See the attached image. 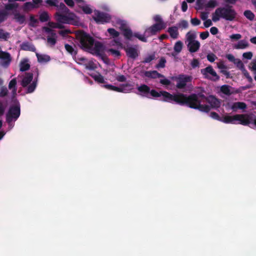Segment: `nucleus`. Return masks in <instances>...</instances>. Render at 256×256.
Wrapping results in <instances>:
<instances>
[{
    "mask_svg": "<svg viewBox=\"0 0 256 256\" xmlns=\"http://www.w3.org/2000/svg\"><path fill=\"white\" fill-rule=\"evenodd\" d=\"M183 106L198 110L201 112H208L212 108L216 109L220 107L219 99L213 95L206 96L202 93L184 94Z\"/></svg>",
    "mask_w": 256,
    "mask_h": 256,
    "instance_id": "1",
    "label": "nucleus"
},
{
    "mask_svg": "<svg viewBox=\"0 0 256 256\" xmlns=\"http://www.w3.org/2000/svg\"><path fill=\"white\" fill-rule=\"evenodd\" d=\"M76 38L79 41L80 48L82 49L88 51L93 50L96 56H102L104 50V45L100 42H96L92 48L94 39L90 34L83 30H80L76 33Z\"/></svg>",
    "mask_w": 256,
    "mask_h": 256,
    "instance_id": "2",
    "label": "nucleus"
},
{
    "mask_svg": "<svg viewBox=\"0 0 256 256\" xmlns=\"http://www.w3.org/2000/svg\"><path fill=\"white\" fill-rule=\"evenodd\" d=\"M150 94L154 98H158L162 96L160 100L163 102L183 106L184 97V94L183 93L178 92L171 94L166 91L162 90L158 92L155 90H150Z\"/></svg>",
    "mask_w": 256,
    "mask_h": 256,
    "instance_id": "3",
    "label": "nucleus"
},
{
    "mask_svg": "<svg viewBox=\"0 0 256 256\" xmlns=\"http://www.w3.org/2000/svg\"><path fill=\"white\" fill-rule=\"evenodd\" d=\"M237 13L232 6L227 4L225 6L217 8L212 14V20L214 22L223 18L228 21H233L236 17Z\"/></svg>",
    "mask_w": 256,
    "mask_h": 256,
    "instance_id": "4",
    "label": "nucleus"
},
{
    "mask_svg": "<svg viewBox=\"0 0 256 256\" xmlns=\"http://www.w3.org/2000/svg\"><path fill=\"white\" fill-rule=\"evenodd\" d=\"M238 120V124L244 126H248L253 121V124L256 126V118L253 119L252 116L247 114H237L234 116H226L224 117L221 122L226 124H234V121Z\"/></svg>",
    "mask_w": 256,
    "mask_h": 256,
    "instance_id": "5",
    "label": "nucleus"
},
{
    "mask_svg": "<svg viewBox=\"0 0 256 256\" xmlns=\"http://www.w3.org/2000/svg\"><path fill=\"white\" fill-rule=\"evenodd\" d=\"M37 74V76L32 81L34 74L32 72H26L25 75L22 79L20 84L23 88H26V94H30L33 92L36 88L37 86L38 78V68L36 69Z\"/></svg>",
    "mask_w": 256,
    "mask_h": 256,
    "instance_id": "6",
    "label": "nucleus"
},
{
    "mask_svg": "<svg viewBox=\"0 0 256 256\" xmlns=\"http://www.w3.org/2000/svg\"><path fill=\"white\" fill-rule=\"evenodd\" d=\"M20 110L19 104L10 106L6 114V120L7 122L10 123L13 120H16L20 116Z\"/></svg>",
    "mask_w": 256,
    "mask_h": 256,
    "instance_id": "7",
    "label": "nucleus"
},
{
    "mask_svg": "<svg viewBox=\"0 0 256 256\" xmlns=\"http://www.w3.org/2000/svg\"><path fill=\"white\" fill-rule=\"evenodd\" d=\"M19 4L18 3H9L5 4L4 9H0V24L7 19L8 16L10 14V13L8 12L9 10H16Z\"/></svg>",
    "mask_w": 256,
    "mask_h": 256,
    "instance_id": "8",
    "label": "nucleus"
},
{
    "mask_svg": "<svg viewBox=\"0 0 256 256\" xmlns=\"http://www.w3.org/2000/svg\"><path fill=\"white\" fill-rule=\"evenodd\" d=\"M201 74L205 78L216 82L220 80V76L217 74L216 71L211 66H208L200 70Z\"/></svg>",
    "mask_w": 256,
    "mask_h": 256,
    "instance_id": "9",
    "label": "nucleus"
},
{
    "mask_svg": "<svg viewBox=\"0 0 256 256\" xmlns=\"http://www.w3.org/2000/svg\"><path fill=\"white\" fill-rule=\"evenodd\" d=\"M174 79L176 81V88L178 89L184 88L186 86L188 82H190L192 80V78L190 76L181 74L176 76Z\"/></svg>",
    "mask_w": 256,
    "mask_h": 256,
    "instance_id": "10",
    "label": "nucleus"
},
{
    "mask_svg": "<svg viewBox=\"0 0 256 256\" xmlns=\"http://www.w3.org/2000/svg\"><path fill=\"white\" fill-rule=\"evenodd\" d=\"M93 19L97 24H104L109 22L111 20L110 16L106 13L100 12L98 10H96Z\"/></svg>",
    "mask_w": 256,
    "mask_h": 256,
    "instance_id": "11",
    "label": "nucleus"
},
{
    "mask_svg": "<svg viewBox=\"0 0 256 256\" xmlns=\"http://www.w3.org/2000/svg\"><path fill=\"white\" fill-rule=\"evenodd\" d=\"M75 15L73 13L69 14L68 16L61 14L56 12L55 14V18L57 22L64 24H71L74 20Z\"/></svg>",
    "mask_w": 256,
    "mask_h": 256,
    "instance_id": "12",
    "label": "nucleus"
},
{
    "mask_svg": "<svg viewBox=\"0 0 256 256\" xmlns=\"http://www.w3.org/2000/svg\"><path fill=\"white\" fill-rule=\"evenodd\" d=\"M165 28L163 24H154L147 28L144 32V34L148 37L155 35L162 30Z\"/></svg>",
    "mask_w": 256,
    "mask_h": 256,
    "instance_id": "13",
    "label": "nucleus"
},
{
    "mask_svg": "<svg viewBox=\"0 0 256 256\" xmlns=\"http://www.w3.org/2000/svg\"><path fill=\"white\" fill-rule=\"evenodd\" d=\"M127 56L135 60L138 56V52L136 48L133 46L124 47Z\"/></svg>",
    "mask_w": 256,
    "mask_h": 256,
    "instance_id": "14",
    "label": "nucleus"
},
{
    "mask_svg": "<svg viewBox=\"0 0 256 256\" xmlns=\"http://www.w3.org/2000/svg\"><path fill=\"white\" fill-rule=\"evenodd\" d=\"M0 59L2 60V66L6 67L10 64L12 60L10 54L2 50H0Z\"/></svg>",
    "mask_w": 256,
    "mask_h": 256,
    "instance_id": "15",
    "label": "nucleus"
},
{
    "mask_svg": "<svg viewBox=\"0 0 256 256\" xmlns=\"http://www.w3.org/2000/svg\"><path fill=\"white\" fill-rule=\"evenodd\" d=\"M150 90V88L144 84H142L138 88V90L140 92V94L148 98H150L149 96Z\"/></svg>",
    "mask_w": 256,
    "mask_h": 256,
    "instance_id": "16",
    "label": "nucleus"
},
{
    "mask_svg": "<svg viewBox=\"0 0 256 256\" xmlns=\"http://www.w3.org/2000/svg\"><path fill=\"white\" fill-rule=\"evenodd\" d=\"M188 50L190 52H196L200 49V44L198 40L188 42L187 44Z\"/></svg>",
    "mask_w": 256,
    "mask_h": 256,
    "instance_id": "17",
    "label": "nucleus"
},
{
    "mask_svg": "<svg viewBox=\"0 0 256 256\" xmlns=\"http://www.w3.org/2000/svg\"><path fill=\"white\" fill-rule=\"evenodd\" d=\"M133 86L130 84H124L121 85V87L116 88V92L126 93L130 92L132 89Z\"/></svg>",
    "mask_w": 256,
    "mask_h": 256,
    "instance_id": "18",
    "label": "nucleus"
},
{
    "mask_svg": "<svg viewBox=\"0 0 256 256\" xmlns=\"http://www.w3.org/2000/svg\"><path fill=\"white\" fill-rule=\"evenodd\" d=\"M144 73L145 76L154 79L164 77L163 74L158 72L156 70L144 71Z\"/></svg>",
    "mask_w": 256,
    "mask_h": 256,
    "instance_id": "19",
    "label": "nucleus"
},
{
    "mask_svg": "<svg viewBox=\"0 0 256 256\" xmlns=\"http://www.w3.org/2000/svg\"><path fill=\"white\" fill-rule=\"evenodd\" d=\"M20 48L24 50L30 51L32 52H34L36 50V48L34 46L28 42H22L20 45Z\"/></svg>",
    "mask_w": 256,
    "mask_h": 256,
    "instance_id": "20",
    "label": "nucleus"
},
{
    "mask_svg": "<svg viewBox=\"0 0 256 256\" xmlns=\"http://www.w3.org/2000/svg\"><path fill=\"white\" fill-rule=\"evenodd\" d=\"M168 32L173 39H176L178 38L179 33L178 27L176 26L169 27L168 29Z\"/></svg>",
    "mask_w": 256,
    "mask_h": 256,
    "instance_id": "21",
    "label": "nucleus"
},
{
    "mask_svg": "<svg viewBox=\"0 0 256 256\" xmlns=\"http://www.w3.org/2000/svg\"><path fill=\"white\" fill-rule=\"evenodd\" d=\"M246 108V104L244 102H236L232 106L231 108L234 112H236L238 109L244 110Z\"/></svg>",
    "mask_w": 256,
    "mask_h": 256,
    "instance_id": "22",
    "label": "nucleus"
},
{
    "mask_svg": "<svg viewBox=\"0 0 256 256\" xmlns=\"http://www.w3.org/2000/svg\"><path fill=\"white\" fill-rule=\"evenodd\" d=\"M14 10L15 12H13L12 14L14 16V19L16 20V22H18L19 24H23L26 20L25 16L17 12L16 11V10Z\"/></svg>",
    "mask_w": 256,
    "mask_h": 256,
    "instance_id": "23",
    "label": "nucleus"
},
{
    "mask_svg": "<svg viewBox=\"0 0 256 256\" xmlns=\"http://www.w3.org/2000/svg\"><path fill=\"white\" fill-rule=\"evenodd\" d=\"M249 44L248 41L246 40H240L237 44H236L234 46V48L236 50L245 49L248 48Z\"/></svg>",
    "mask_w": 256,
    "mask_h": 256,
    "instance_id": "24",
    "label": "nucleus"
},
{
    "mask_svg": "<svg viewBox=\"0 0 256 256\" xmlns=\"http://www.w3.org/2000/svg\"><path fill=\"white\" fill-rule=\"evenodd\" d=\"M122 34L126 40H131L133 36V32L130 27L122 31Z\"/></svg>",
    "mask_w": 256,
    "mask_h": 256,
    "instance_id": "25",
    "label": "nucleus"
},
{
    "mask_svg": "<svg viewBox=\"0 0 256 256\" xmlns=\"http://www.w3.org/2000/svg\"><path fill=\"white\" fill-rule=\"evenodd\" d=\"M28 60H25L23 61H22L20 63V72H26L30 68V64H28Z\"/></svg>",
    "mask_w": 256,
    "mask_h": 256,
    "instance_id": "26",
    "label": "nucleus"
},
{
    "mask_svg": "<svg viewBox=\"0 0 256 256\" xmlns=\"http://www.w3.org/2000/svg\"><path fill=\"white\" fill-rule=\"evenodd\" d=\"M64 48L72 56H76V55L77 50H75L72 46L68 44H64Z\"/></svg>",
    "mask_w": 256,
    "mask_h": 256,
    "instance_id": "27",
    "label": "nucleus"
},
{
    "mask_svg": "<svg viewBox=\"0 0 256 256\" xmlns=\"http://www.w3.org/2000/svg\"><path fill=\"white\" fill-rule=\"evenodd\" d=\"M16 78L12 79L9 82L8 88L11 90L12 89V94H15L16 93Z\"/></svg>",
    "mask_w": 256,
    "mask_h": 256,
    "instance_id": "28",
    "label": "nucleus"
},
{
    "mask_svg": "<svg viewBox=\"0 0 256 256\" xmlns=\"http://www.w3.org/2000/svg\"><path fill=\"white\" fill-rule=\"evenodd\" d=\"M38 60L40 62H47L50 60V57L48 55L40 54H36Z\"/></svg>",
    "mask_w": 256,
    "mask_h": 256,
    "instance_id": "29",
    "label": "nucleus"
},
{
    "mask_svg": "<svg viewBox=\"0 0 256 256\" xmlns=\"http://www.w3.org/2000/svg\"><path fill=\"white\" fill-rule=\"evenodd\" d=\"M116 24L119 26V29L122 32L124 30L126 29L128 27V24L126 21L118 19L116 21Z\"/></svg>",
    "mask_w": 256,
    "mask_h": 256,
    "instance_id": "30",
    "label": "nucleus"
},
{
    "mask_svg": "<svg viewBox=\"0 0 256 256\" xmlns=\"http://www.w3.org/2000/svg\"><path fill=\"white\" fill-rule=\"evenodd\" d=\"M182 46L183 43L180 40H178L175 43L174 50L175 52L178 54L182 51Z\"/></svg>",
    "mask_w": 256,
    "mask_h": 256,
    "instance_id": "31",
    "label": "nucleus"
},
{
    "mask_svg": "<svg viewBox=\"0 0 256 256\" xmlns=\"http://www.w3.org/2000/svg\"><path fill=\"white\" fill-rule=\"evenodd\" d=\"M56 6L58 8V10H61L62 12L65 14H69V9L65 6L64 3L61 2L59 5L57 4V6Z\"/></svg>",
    "mask_w": 256,
    "mask_h": 256,
    "instance_id": "32",
    "label": "nucleus"
},
{
    "mask_svg": "<svg viewBox=\"0 0 256 256\" xmlns=\"http://www.w3.org/2000/svg\"><path fill=\"white\" fill-rule=\"evenodd\" d=\"M107 32H108L110 36L114 38H116L120 36V32L114 28H108Z\"/></svg>",
    "mask_w": 256,
    "mask_h": 256,
    "instance_id": "33",
    "label": "nucleus"
},
{
    "mask_svg": "<svg viewBox=\"0 0 256 256\" xmlns=\"http://www.w3.org/2000/svg\"><path fill=\"white\" fill-rule=\"evenodd\" d=\"M186 36L188 42L196 41V40H195V38H196V36L195 33H192L189 32L186 34Z\"/></svg>",
    "mask_w": 256,
    "mask_h": 256,
    "instance_id": "34",
    "label": "nucleus"
},
{
    "mask_svg": "<svg viewBox=\"0 0 256 256\" xmlns=\"http://www.w3.org/2000/svg\"><path fill=\"white\" fill-rule=\"evenodd\" d=\"M230 86L228 85H223L220 88V91L224 94L230 96L232 94L230 89Z\"/></svg>",
    "mask_w": 256,
    "mask_h": 256,
    "instance_id": "35",
    "label": "nucleus"
},
{
    "mask_svg": "<svg viewBox=\"0 0 256 256\" xmlns=\"http://www.w3.org/2000/svg\"><path fill=\"white\" fill-rule=\"evenodd\" d=\"M92 76L96 81L98 82L99 83L104 84L105 82L104 76L100 74H98L92 75Z\"/></svg>",
    "mask_w": 256,
    "mask_h": 256,
    "instance_id": "36",
    "label": "nucleus"
},
{
    "mask_svg": "<svg viewBox=\"0 0 256 256\" xmlns=\"http://www.w3.org/2000/svg\"><path fill=\"white\" fill-rule=\"evenodd\" d=\"M218 6V2L216 0H210L204 6L206 8H214Z\"/></svg>",
    "mask_w": 256,
    "mask_h": 256,
    "instance_id": "37",
    "label": "nucleus"
},
{
    "mask_svg": "<svg viewBox=\"0 0 256 256\" xmlns=\"http://www.w3.org/2000/svg\"><path fill=\"white\" fill-rule=\"evenodd\" d=\"M48 43L50 44L52 46H54L56 42V36H47Z\"/></svg>",
    "mask_w": 256,
    "mask_h": 256,
    "instance_id": "38",
    "label": "nucleus"
},
{
    "mask_svg": "<svg viewBox=\"0 0 256 256\" xmlns=\"http://www.w3.org/2000/svg\"><path fill=\"white\" fill-rule=\"evenodd\" d=\"M244 16L250 20H252L254 18V14L250 10L244 11Z\"/></svg>",
    "mask_w": 256,
    "mask_h": 256,
    "instance_id": "39",
    "label": "nucleus"
},
{
    "mask_svg": "<svg viewBox=\"0 0 256 256\" xmlns=\"http://www.w3.org/2000/svg\"><path fill=\"white\" fill-rule=\"evenodd\" d=\"M10 37V34L8 32H4L3 29H0V39L7 40Z\"/></svg>",
    "mask_w": 256,
    "mask_h": 256,
    "instance_id": "40",
    "label": "nucleus"
},
{
    "mask_svg": "<svg viewBox=\"0 0 256 256\" xmlns=\"http://www.w3.org/2000/svg\"><path fill=\"white\" fill-rule=\"evenodd\" d=\"M133 36L138 38L139 40L142 42H147V39L144 36L140 34L138 32H134L133 34Z\"/></svg>",
    "mask_w": 256,
    "mask_h": 256,
    "instance_id": "41",
    "label": "nucleus"
},
{
    "mask_svg": "<svg viewBox=\"0 0 256 256\" xmlns=\"http://www.w3.org/2000/svg\"><path fill=\"white\" fill-rule=\"evenodd\" d=\"M156 56L154 54L148 55L144 59L142 62L144 64L149 63L152 60H154Z\"/></svg>",
    "mask_w": 256,
    "mask_h": 256,
    "instance_id": "42",
    "label": "nucleus"
},
{
    "mask_svg": "<svg viewBox=\"0 0 256 256\" xmlns=\"http://www.w3.org/2000/svg\"><path fill=\"white\" fill-rule=\"evenodd\" d=\"M234 64H235L236 67L241 70H242L245 68L244 64L240 59L236 58L235 62H234Z\"/></svg>",
    "mask_w": 256,
    "mask_h": 256,
    "instance_id": "43",
    "label": "nucleus"
},
{
    "mask_svg": "<svg viewBox=\"0 0 256 256\" xmlns=\"http://www.w3.org/2000/svg\"><path fill=\"white\" fill-rule=\"evenodd\" d=\"M39 18L41 22H46L48 20L49 16L47 12H44L40 14Z\"/></svg>",
    "mask_w": 256,
    "mask_h": 256,
    "instance_id": "44",
    "label": "nucleus"
},
{
    "mask_svg": "<svg viewBox=\"0 0 256 256\" xmlns=\"http://www.w3.org/2000/svg\"><path fill=\"white\" fill-rule=\"evenodd\" d=\"M166 63V60L164 58L162 57L159 61V62L156 65V68H164L165 67V64Z\"/></svg>",
    "mask_w": 256,
    "mask_h": 256,
    "instance_id": "45",
    "label": "nucleus"
},
{
    "mask_svg": "<svg viewBox=\"0 0 256 256\" xmlns=\"http://www.w3.org/2000/svg\"><path fill=\"white\" fill-rule=\"evenodd\" d=\"M48 28V27H44V30L45 32L49 34L50 36H56V33L55 32L54 30H52L51 28Z\"/></svg>",
    "mask_w": 256,
    "mask_h": 256,
    "instance_id": "46",
    "label": "nucleus"
},
{
    "mask_svg": "<svg viewBox=\"0 0 256 256\" xmlns=\"http://www.w3.org/2000/svg\"><path fill=\"white\" fill-rule=\"evenodd\" d=\"M85 68L87 70H94L96 68V66L92 62H89L85 64Z\"/></svg>",
    "mask_w": 256,
    "mask_h": 256,
    "instance_id": "47",
    "label": "nucleus"
},
{
    "mask_svg": "<svg viewBox=\"0 0 256 256\" xmlns=\"http://www.w3.org/2000/svg\"><path fill=\"white\" fill-rule=\"evenodd\" d=\"M80 7L82 9V11L86 14H90L92 13V10L88 6H83Z\"/></svg>",
    "mask_w": 256,
    "mask_h": 256,
    "instance_id": "48",
    "label": "nucleus"
},
{
    "mask_svg": "<svg viewBox=\"0 0 256 256\" xmlns=\"http://www.w3.org/2000/svg\"><path fill=\"white\" fill-rule=\"evenodd\" d=\"M48 24L49 26L52 28H63L62 24H58V23H55L54 22H49Z\"/></svg>",
    "mask_w": 256,
    "mask_h": 256,
    "instance_id": "49",
    "label": "nucleus"
},
{
    "mask_svg": "<svg viewBox=\"0 0 256 256\" xmlns=\"http://www.w3.org/2000/svg\"><path fill=\"white\" fill-rule=\"evenodd\" d=\"M154 20L156 22V24H163L164 26V28L166 27V24L163 22L162 18L159 15H156L154 18Z\"/></svg>",
    "mask_w": 256,
    "mask_h": 256,
    "instance_id": "50",
    "label": "nucleus"
},
{
    "mask_svg": "<svg viewBox=\"0 0 256 256\" xmlns=\"http://www.w3.org/2000/svg\"><path fill=\"white\" fill-rule=\"evenodd\" d=\"M33 8H34V4L30 2H26L24 4V10H28Z\"/></svg>",
    "mask_w": 256,
    "mask_h": 256,
    "instance_id": "51",
    "label": "nucleus"
},
{
    "mask_svg": "<svg viewBox=\"0 0 256 256\" xmlns=\"http://www.w3.org/2000/svg\"><path fill=\"white\" fill-rule=\"evenodd\" d=\"M8 94V90L5 86H2L0 90V96L4 97L7 96Z\"/></svg>",
    "mask_w": 256,
    "mask_h": 256,
    "instance_id": "52",
    "label": "nucleus"
},
{
    "mask_svg": "<svg viewBox=\"0 0 256 256\" xmlns=\"http://www.w3.org/2000/svg\"><path fill=\"white\" fill-rule=\"evenodd\" d=\"M108 52H110L112 55L116 57L120 56L121 54L119 50H114L113 48L109 49L108 50Z\"/></svg>",
    "mask_w": 256,
    "mask_h": 256,
    "instance_id": "53",
    "label": "nucleus"
},
{
    "mask_svg": "<svg viewBox=\"0 0 256 256\" xmlns=\"http://www.w3.org/2000/svg\"><path fill=\"white\" fill-rule=\"evenodd\" d=\"M210 116L212 118L216 120L219 121L222 120V118L219 116V115L216 112H212L210 114Z\"/></svg>",
    "mask_w": 256,
    "mask_h": 256,
    "instance_id": "54",
    "label": "nucleus"
},
{
    "mask_svg": "<svg viewBox=\"0 0 256 256\" xmlns=\"http://www.w3.org/2000/svg\"><path fill=\"white\" fill-rule=\"evenodd\" d=\"M206 58L209 62H212L215 60L216 58V56L214 54L211 53L208 54L206 56Z\"/></svg>",
    "mask_w": 256,
    "mask_h": 256,
    "instance_id": "55",
    "label": "nucleus"
},
{
    "mask_svg": "<svg viewBox=\"0 0 256 256\" xmlns=\"http://www.w3.org/2000/svg\"><path fill=\"white\" fill-rule=\"evenodd\" d=\"M180 27L184 28H186L188 27V22L186 20H182L178 24Z\"/></svg>",
    "mask_w": 256,
    "mask_h": 256,
    "instance_id": "56",
    "label": "nucleus"
},
{
    "mask_svg": "<svg viewBox=\"0 0 256 256\" xmlns=\"http://www.w3.org/2000/svg\"><path fill=\"white\" fill-rule=\"evenodd\" d=\"M190 22L194 26H198L200 24V20L196 18H192Z\"/></svg>",
    "mask_w": 256,
    "mask_h": 256,
    "instance_id": "57",
    "label": "nucleus"
},
{
    "mask_svg": "<svg viewBox=\"0 0 256 256\" xmlns=\"http://www.w3.org/2000/svg\"><path fill=\"white\" fill-rule=\"evenodd\" d=\"M200 62L198 59L194 58L191 62V66L192 68H196L199 66Z\"/></svg>",
    "mask_w": 256,
    "mask_h": 256,
    "instance_id": "58",
    "label": "nucleus"
},
{
    "mask_svg": "<svg viewBox=\"0 0 256 256\" xmlns=\"http://www.w3.org/2000/svg\"><path fill=\"white\" fill-rule=\"evenodd\" d=\"M242 56L248 60H250L252 57V53L250 52H244Z\"/></svg>",
    "mask_w": 256,
    "mask_h": 256,
    "instance_id": "59",
    "label": "nucleus"
},
{
    "mask_svg": "<svg viewBox=\"0 0 256 256\" xmlns=\"http://www.w3.org/2000/svg\"><path fill=\"white\" fill-rule=\"evenodd\" d=\"M230 38L232 40H238L242 38V35L239 34H232L230 36Z\"/></svg>",
    "mask_w": 256,
    "mask_h": 256,
    "instance_id": "60",
    "label": "nucleus"
},
{
    "mask_svg": "<svg viewBox=\"0 0 256 256\" xmlns=\"http://www.w3.org/2000/svg\"><path fill=\"white\" fill-rule=\"evenodd\" d=\"M30 20L31 23L30 25L32 26H34L35 24L38 22V20L36 19L33 15H31L30 16Z\"/></svg>",
    "mask_w": 256,
    "mask_h": 256,
    "instance_id": "61",
    "label": "nucleus"
},
{
    "mask_svg": "<svg viewBox=\"0 0 256 256\" xmlns=\"http://www.w3.org/2000/svg\"><path fill=\"white\" fill-rule=\"evenodd\" d=\"M209 35L208 31L204 32L200 34V38L202 40H205L209 36Z\"/></svg>",
    "mask_w": 256,
    "mask_h": 256,
    "instance_id": "62",
    "label": "nucleus"
},
{
    "mask_svg": "<svg viewBox=\"0 0 256 256\" xmlns=\"http://www.w3.org/2000/svg\"><path fill=\"white\" fill-rule=\"evenodd\" d=\"M160 82L164 86H169L170 84V81L167 78H164L160 80Z\"/></svg>",
    "mask_w": 256,
    "mask_h": 256,
    "instance_id": "63",
    "label": "nucleus"
},
{
    "mask_svg": "<svg viewBox=\"0 0 256 256\" xmlns=\"http://www.w3.org/2000/svg\"><path fill=\"white\" fill-rule=\"evenodd\" d=\"M226 58L230 62H232L233 63L235 62L236 58H234V56L232 54H227L226 56Z\"/></svg>",
    "mask_w": 256,
    "mask_h": 256,
    "instance_id": "64",
    "label": "nucleus"
}]
</instances>
